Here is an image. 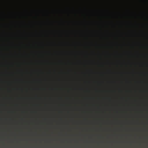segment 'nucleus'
Masks as SVG:
<instances>
[{"label":"nucleus","mask_w":148,"mask_h":148,"mask_svg":"<svg viewBox=\"0 0 148 148\" xmlns=\"http://www.w3.org/2000/svg\"><path fill=\"white\" fill-rule=\"evenodd\" d=\"M93 84H94L95 83V80H94V48H93ZM98 84H104L105 83H97ZM93 100H94V96H93ZM94 106V104H93V106Z\"/></svg>","instance_id":"1"},{"label":"nucleus","mask_w":148,"mask_h":148,"mask_svg":"<svg viewBox=\"0 0 148 148\" xmlns=\"http://www.w3.org/2000/svg\"><path fill=\"white\" fill-rule=\"evenodd\" d=\"M87 72L86 71L82 72V76L85 77L87 75Z\"/></svg>","instance_id":"2"},{"label":"nucleus","mask_w":148,"mask_h":148,"mask_svg":"<svg viewBox=\"0 0 148 148\" xmlns=\"http://www.w3.org/2000/svg\"><path fill=\"white\" fill-rule=\"evenodd\" d=\"M99 75H100L101 76H103V72H99Z\"/></svg>","instance_id":"3"},{"label":"nucleus","mask_w":148,"mask_h":148,"mask_svg":"<svg viewBox=\"0 0 148 148\" xmlns=\"http://www.w3.org/2000/svg\"><path fill=\"white\" fill-rule=\"evenodd\" d=\"M93 136H94V135H93Z\"/></svg>","instance_id":"4"},{"label":"nucleus","mask_w":148,"mask_h":148,"mask_svg":"<svg viewBox=\"0 0 148 148\" xmlns=\"http://www.w3.org/2000/svg\"><path fill=\"white\" fill-rule=\"evenodd\" d=\"M93 141H94V140H93Z\"/></svg>","instance_id":"5"}]
</instances>
